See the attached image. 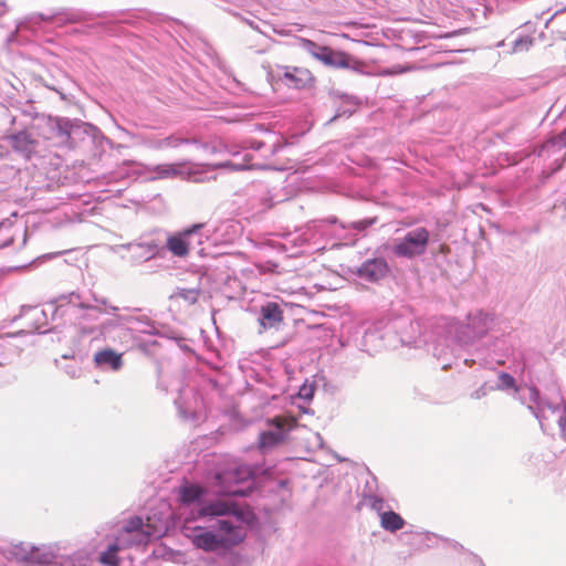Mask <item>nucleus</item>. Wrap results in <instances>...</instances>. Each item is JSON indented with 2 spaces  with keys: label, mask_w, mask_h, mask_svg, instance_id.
I'll return each instance as SVG.
<instances>
[{
  "label": "nucleus",
  "mask_w": 566,
  "mask_h": 566,
  "mask_svg": "<svg viewBox=\"0 0 566 566\" xmlns=\"http://www.w3.org/2000/svg\"><path fill=\"white\" fill-rule=\"evenodd\" d=\"M163 139V149L165 148H177L179 147L180 145L182 144H189L190 143V139L188 138H182V137H179V136H175V135H170V136H167L165 138H161Z\"/></svg>",
  "instance_id": "34"
},
{
  "label": "nucleus",
  "mask_w": 566,
  "mask_h": 566,
  "mask_svg": "<svg viewBox=\"0 0 566 566\" xmlns=\"http://www.w3.org/2000/svg\"><path fill=\"white\" fill-rule=\"evenodd\" d=\"M94 305H97L99 308H102V313H105V310L108 306H113L108 303V301L105 297H97L96 295H93Z\"/></svg>",
  "instance_id": "44"
},
{
  "label": "nucleus",
  "mask_w": 566,
  "mask_h": 566,
  "mask_svg": "<svg viewBox=\"0 0 566 566\" xmlns=\"http://www.w3.org/2000/svg\"><path fill=\"white\" fill-rule=\"evenodd\" d=\"M473 560H474V563H475L478 566H484V564L482 563V560H481L478 556H473Z\"/></svg>",
  "instance_id": "52"
},
{
  "label": "nucleus",
  "mask_w": 566,
  "mask_h": 566,
  "mask_svg": "<svg viewBox=\"0 0 566 566\" xmlns=\"http://www.w3.org/2000/svg\"><path fill=\"white\" fill-rule=\"evenodd\" d=\"M492 390H495V387L493 385L484 382L478 389H475L473 392H471V398L472 399H481V398L485 397Z\"/></svg>",
  "instance_id": "38"
},
{
  "label": "nucleus",
  "mask_w": 566,
  "mask_h": 566,
  "mask_svg": "<svg viewBox=\"0 0 566 566\" xmlns=\"http://www.w3.org/2000/svg\"><path fill=\"white\" fill-rule=\"evenodd\" d=\"M205 495L206 490L197 484L186 482L178 488V496L180 503L185 506L191 507L188 515H190L192 512L195 515H198V510L210 503L203 500Z\"/></svg>",
  "instance_id": "18"
},
{
  "label": "nucleus",
  "mask_w": 566,
  "mask_h": 566,
  "mask_svg": "<svg viewBox=\"0 0 566 566\" xmlns=\"http://www.w3.org/2000/svg\"><path fill=\"white\" fill-rule=\"evenodd\" d=\"M533 43H534V39L528 35L518 36L513 42L512 52L517 53V52L527 51L533 45Z\"/></svg>",
  "instance_id": "32"
},
{
  "label": "nucleus",
  "mask_w": 566,
  "mask_h": 566,
  "mask_svg": "<svg viewBox=\"0 0 566 566\" xmlns=\"http://www.w3.org/2000/svg\"><path fill=\"white\" fill-rule=\"evenodd\" d=\"M53 558H54V555L51 552L41 553V549H40L39 552L34 553V557L31 558L30 562L38 563L41 565H46V564L52 563Z\"/></svg>",
  "instance_id": "37"
},
{
  "label": "nucleus",
  "mask_w": 566,
  "mask_h": 566,
  "mask_svg": "<svg viewBox=\"0 0 566 566\" xmlns=\"http://www.w3.org/2000/svg\"><path fill=\"white\" fill-rule=\"evenodd\" d=\"M119 307L117 306H108L105 310V314L111 315V318H107L103 321L97 327L96 332H98V335L106 338H115L113 333L115 332H124L129 331L128 325L130 322H134L133 318H130L129 315H120L118 314Z\"/></svg>",
  "instance_id": "15"
},
{
  "label": "nucleus",
  "mask_w": 566,
  "mask_h": 566,
  "mask_svg": "<svg viewBox=\"0 0 566 566\" xmlns=\"http://www.w3.org/2000/svg\"><path fill=\"white\" fill-rule=\"evenodd\" d=\"M118 250L122 253V258L127 260L132 264H140L143 262L154 259L159 251V247L155 240L145 241L139 239L134 242L120 244Z\"/></svg>",
  "instance_id": "8"
},
{
  "label": "nucleus",
  "mask_w": 566,
  "mask_h": 566,
  "mask_svg": "<svg viewBox=\"0 0 566 566\" xmlns=\"http://www.w3.org/2000/svg\"><path fill=\"white\" fill-rule=\"evenodd\" d=\"M60 306L62 307V323L78 325L84 334H94L98 315L102 308L97 305L87 303L78 293L72 292L60 295Z\"/></svg>",
  "instance_id": "3"
},
{
  "label": "nucleus",
  "mask_w": 566,
  "mask_h": 566,
  "mask_svg": "<svg viewBox=\"0 0 566 566\" xmlns=\"http://www.w3.org/2000/svg\"><path fill=\"white\" fill-rule=\"evenodd\" d=\"M336 223L337 222V219L335 217H329L327 219H324V220H319V221H313V226L314 227H321L322 223Z\"/></svg>",
  "instance_id": "46"
},
{
  "label": "nucleus",
  "mask_w": 566,
  "mask_h": 566,
  "mask_svg": "<svg viewBox=\"0 0 566 566\" xmlns=\"http://www.w3.org/2000/svg\"><path fill=\"white\" fill-rule=\"evenodd\" d=\"M200 291L198 289H178L176 295L184 298L188 304H195L199 298Z\"/></svg>",
  "instance_id": "33"
},
{
  "label": "nucleus",
  "mask_w": 566,
  "mask_h": 566,
  "mask_svg": "<svg viewBox=\"0 0 566 566\" xmlns=\"http://www.w3.org/2000/svg\"><path fill=\"white\" fill-rule=\"evenodd\" d=\"M564 147H566V129L543 143L537 149V156L544 160L552 158L553 163L549 168L556 171L564 161V155L562 154Z\"/></svg>",
  "instance_id": "13"
},
{
  "label": "nucleus",
  "mask_w": 566,
  "mask_h": 566,
  "mask_svg": "<svg viewBox=\"0 0 566 566\" xmlns=\"http://www.w3.org/2000/svg\"><path fill=\"white\" fill-rule=\"evenodd\" d=\"M143 144L150 149H155V150L163 149V145H161L163 139L161 138L145 137L143 140Z\"/></svg>",
  "instance_id": "41"
},
{
  "label": "nucleus",
  "mask_w": 566,
  "mask_h": 566,
  "mask_svg": "<svg viewBox=\"0 0 566 566\" xmlns=\"http://www.w3.org/2000/svg\"><path fill=\"white\" fill-rule=\"evenodd\" d=\"M375 221H376L375 218H367V219H363V220L353 222L350 226L356 231L361 232V231L366 230L367 228H369L370 226H373L375 223Z\"/></svg>",
  "instance_id": "39"
},
{
  "label": "nucleus",
  "mask_w": 566,
  "mask_h": 566,
  "mask_svg": "<svg viewBox=\"0 0 566 566\" xmlns=\"http://www.w3.org/2000/svg\"><path fill=\"white\" fill-rule=\"evenodd\" d=\"M259 269L263 273H280V266L277 263L273 261H266L264 263H261L259 265Z\"/></svg>",
  "instance_id": "42"
},
{
  "label": "nucleus",
  "mask_w": 566,
  "mask_h": 566,
  "mask_svg": "<svg viewBox=\"0 0 566 566\" xmlns=\"http://www.w3.org/2000/svg\"><path fill=\"white\" fill-rule=\"evenodd\" d=\"M185 517L182 534L192 545L207 553L230 549L245 538L243 512L226 501H210Z\"/></svg>",
  "instance_id": "1"
},
{
  "label": "nucleus",
  "mask_w": 566,
  "mask_h": 566,
  "mask_svg": "<svg viewBox=\"0 0 566 566\" xmlns=\"http://www.w3.org/2000/svg\"><path fill=\"white\" fill-rule=\"evenodd\" d=\"M295 424L294 418L275 417L271 421V428L260 433V449L265 451L280 444Z\"/></svg>",
  "instance_id": "9"
},
{
  "label": "nucleus",
  "mask_w": 566,
  "mask_h": 566,
  "mask_svg": "<svg viewBox=\"0 0 566 566\" xmlns=\"http://www.w3.org/2000/svg\"><path fill=\"white\" fill-rule=\"evenodd\" d=\"M9 142L14 151L25 159H30L39 145L38 140L27 130H21L9 136Z\"/></svg>",
  "instance_id": "20"
},
{
  "label": "nucleus",
  "mask_w": 566,
  "mask_h": 566,
  "mask_svg": "<svg viewBox=\"0 0 566 566\" xmlns=\"http://www.w3.org/2000/svg\"><path fill=\"white\" fill-rule=\"evenodd\" d=\"M495 317L493 314L478 310L469 313L468 323L465 325V329L469 335L465 340V344L473 342L475 338L483 337L489 331L494 327Z\"/></svg>",
  "instance_id": "12"
},
{
  "label": "nucleus",
  "mask_w": 566,
  "mask_h": 566,
  "mask_svg": "<svg viewBox=\"0 0 566 566\" xmlns=\"http://www.w3.org/2000/svg\"><path fill=\"white\" fill-rule=\"evenodd\" d=\"M184 392L175 399V405L178 409L179 417L187 421H198L200 419L199 412L196 408L185 406L182 401Z\"/></svg>",
  "instance_id": "30"
},
{
  "label": "nucleus",
  "mask_w": 566,
  "mask_h": 566,
  "mask_svg": "<svg viewBox=\"0 0 566 566\" xmlns=\"http://www.w3.org/2000/svg\"><path fill=\"white\" fill-rule=\"evenodd\" d=\"M410 67H402L400 65H392L390 69H388L386 71L387 74H390V75H397V74H401L406 71H409Z\"/></svg>",
  "instance_id": "45"
},
{
  "label": "nucleus",
  "mask_w": 566,
  "mask_h": 566,
  "mask_svg": "<svg viewBox=\"0 0 566 566\" xmlns=\"http://www.w3.org/2000/svg\"><path fill=\"white\" fill-rule=\"evenodd\" d=\"M155 171L158 174L159 177L166 178L171 175H176V169L171 165H158L155 168Z\"/></svg>",
  "instance_id": "40"
},
{
  "label": "nucleus",
  "mask_w": 566,
  "mask_h": 566,
  "mask_svg": "<svg viewBox=\"0 0 566 566\" xmlns=\"http://www.w3.org/2000/svg\"><path fill=\"white\" fill-rule=\"evenodd\" d=\"M20 317L25 322L28 333L38 332L45 334L60 326V323L54 326H49L51 322L62 323V307L60 306V296L53 301L46 302L42 307L40 306H22Z\"/></svg>",
  "instance_id": "5"
},
{
  "label": "nucleus",
  "mask_w": 566,
  "mask_h": 566,
  "mask_svg": "<svg viewBox=\"0 0 566 566\" xmlns=\"http://www.w3.org/2000/svg\"><path fill=\"white\" fill-rule=\"evenodd\" d=\"M8 344V340L4 336L0 335V366H3L7 364V355L4 353L6 346Z\"/></svg>",
  "instance_id": "43"
},
{
  "label": "nucleus",
  "mask_w": 566,
  "mask_h": 566,
  "mask_svg": "<svg viewBox=\"0 0 566 566\" xmlns=\"http://www.w3.org/2000/svg\"><path fill=\"white\" fill-rule=\"evenodd\" d=\"M405 524V520L391 510L380 514V525L385 531L395 533L401 530Z\"/></svg>",
  "instance_id": "26"
},
{
  "label": "nucleus",
  "mask_w": 566,
  "mask_h": 566,
  "mask_svg": "<svg viewBox=\"0 0 566 566\" xmlns=\"http://www.w3.org/2000/svg\"><path fill=\"white\" fill-rule=\"evenodd\" d=\"M244 157H245V158H249V160H251V159L253 158V156H252V155H250V154H245V155H244Z\"/></svg>",
  "instance_id": "53"
},
{
  "label": "nucleus",
  "mask_w": 566,
  "mask_h": 566,
  "mask_svg": "<svg viewBox=\"0 0 566 566\" xmlns=\"http://www.w3.org/2000/svg\"><path fill=\"white\" fill-rule=\"evenodd\" d=\"M252 167L270 168L271 166H270V165H268V164H259V163H256V164H253V163H252V164L247 165V168H252ZM237 168H238V169H240V168H245V166L237 167Z\"/></svg>",
  "instance_id": "47"
},
{
  "label": "nucleus",
  "mask_w": 566,
  "mask_h": 566,
  "mask_svg": "<svg viewBox=\"0 0 566 566\" xmlns=\"http://www.w3.org/2000/svg\"><path fill=\"white\" fill-rule=\"evenodd\" d=\"M318 61L323 62L327 66L336 69H348L357 73L363 72L364 69L363 62L345 52L335 51L328 46L322 51V56H319Z\"/></svg>",
  "instance_id": "17"
},
{
  "label": "nucleus",
  "mask_w": 566,
  "mask_h": 566,
  "mask_svg": "<svg viewBox=\"0 0 566 566\" xmlns=\"http://www.w3.org/2000/svg\"><path fill=\"white\" fill-rule=\"evenodd\" d=\"M95 367L101 370L118 371L123 367V354L112 348H104L94 354Z\"/></svg>",
  "instance_id": "21"
},
{
  "label": "nucleus",
  "mask_w": 566,
  "mask_h": 566,
  "mask_svg": "<svg viewBox=\"0 0 566 566\" xmlns=\"http://www.w3.org/2000/svg\"><path fill=\"white\" fill-rule=\"evenodd\" d=\"M259 333L265 331H281L284 323L283 304L274 301H266L260 305L258 311Z\"/></svg>",
  "instance_id": "10"
},
{
  "label": "nucleus",
  "mask_w": 566,
  "mask_h": 566,
  "mask_svg": "<svg viewBox=\"0 0 566 566\" xmlns=\"http://www.w3.org/2000/svg\"><path fill=\"white\" fill-rule=\"evenodd\" d=\"M45 129L44 137L46 139H56V145L73 147L75 136L82 133L87 134L90 130H95L96 127L65 117L50 116L45 122Z\"/></svg>",
  "instance_id": "6"
},
{
  "label": "nucleus",
  "mask_w": 566,
  "mask_h": 566,
  "mask_svg": "<svg viewBox=\"0 0 566 566\" xmlns=\"http://www.w3.org/2000/svg\"><path fill=\"white\" fill-rule=\"evenodd\" d=\"M192 226H201L202 228L197 231L196 235H191L189 240L190 249L198 248L200 256H213L210 248L219 242L217 228L206 222L193 223Z\"/></svg>",
  "instance_id": "14"
},
{
  "label": "nucleus",
  "mask_w": 566,
  "mask_h": 566,
  "mask_svg": "<svg viewBox=\"0 0 566 566\" xmlns=\"http://www.w3.org/2000/svg\"><path fill=\"white\" fill-rule=\"evenodd\" d=\"M389 273V265L382 258L366 260L358 269L356 274L364 281L376 283L386 277Z\"/></svg>",
  "instance_id": "19"
},
{
  "label": "nucleus",
  "mask_w": 566,
  "mask_h": 566,
  "mask_svg": "<svg viewBox=\"0 0 566 566\" xmlns=\"http://www.w3.org/2000/svg\"><path fill=\"white\" fill-rule=\"evenodd\" d=\"M130 318L134 319V322H130L129 325H128V329L129 331H137L139 333H144V334H149V335H157L158 334V329H157V326L155 324V322L150 321L148 317L146 316H140V317H136V316H130Z\"/></svg>",
  "instance_id": "28"
},
{
  "label": "nucleus",
  "mask_w": 566,
  "mask_h": 566,
  "mask_svg": "<svg viewBox=\"0 0 566 566\" xmlns=\"http://www.w3.org/2000/svg\"><path fill=\"white\" fill-rule=\"evenodd\" d=\"M255 473V469L248 464L232 462L217 471L214 480L224 495L247 496L252 490Z\"/></svg>",
  "instance_id": "4"
},
{
  "label": "nucleus",
  "mask_w": 566,
  "mask_h": 566,
  "mask_svg": "<svg viewBox=\"0 0 566 566\" xmlns=\"http://www.w3.org/2000/svg\"><path fill=\"white\" fill-rule=\"evenodd\" d=\"M364 496L367 500V502L370 505V507L374 511H376L379 515L385 512L384 511V507H385L384 499L381 496L373 493V488H371V484L369 482L366 483V488H365V491H364Z\"/></svg>",
  "instance_id": "31"
},
{
  "label": "nucleus",
  "mask_w": 566,
  "mask_h": 566,
  "mask_svg": "<svg viewBox=\"0 0 566 566\" xmlns=\"http://www.w3.org/2000/svg\"><path fill=\"white\" fill-rule=\"evenodd\" d=\"M521 403L526 406L532 415L538 420L542 430L545 432L551 420H555L566 440V406L557 391L551 398L543 397L539 391L523 387L517 390Z\"/></svg>",
  "instance_id": "2"
},
{
  "label": "nucleus",
  "mask_w": 566,
  "mask_h": 566,
  "mask_svg": "<svg viewBox=\"0 0 566 566\" xmlns=\"http://www.w3.org/2000/svg\"><path fill=\"white\" fill-rule=\"evenodd\" d=\"M62 368L73 379L81 377L82 368L76 361H69Z\"/></svg>",
  "instance_id": "35"
},
{
  "label": "nucleus",
  "mask_w": 566,
  "mask_h": 566,
  "mask_svg": "<svg viewBox=\"0 0 566 566\" xmlns=\"http://www.w3.org/2000/svg\"><path fill=\"white\" fill-rule=\"evenodd\" d=\"M201 226H189L181 231L168 235L166 241L167 250L176 258L184 259L190 251V238L196 235Z\"/></svg>",
  "instance_id": "16"
},
{
  "label": "nucleus",
  "mask_w": 566,
  "mask_h": 566,
  "mask_svg": "<svg viewBox=\"0 0 566 566\" xmlns=\"http://www.w3.org/2000/svg\"><path fill=\"white\" fill-rule=\"evenodd\" d=\"M40 18L43 21H52L53 23H55L57 25H62V24H65V23H76V22H78L81 20V18H82V13L77 12V11H74V10H71V9H63V10L56 11V12H54L52 14L41 13Z\"/></svg>",
  "instance_id": "24"
},
{
  "label": "nucleus",
  "mask_w": 566,
  "mask_h": 566,
  "mask_svg": "<svg viewBox=\"0 0 566 566\" xmlns=\"http://www.w3.org/2000/svg\"><path fill=\"white\" fill-rule=\"evenodd\" d=\"M430 233L424 227L408 231L394 245V254L399 258L413 259L426 253Z\"/></svg>",
  "instance_id": "7"
},
{
  "label": "nucleus",
  "mask_w": 566,
  "mask_h": 566,
  "mask_svg": "<svg viewBox=\"0 0 566 566\" xmlns=\"http://www.w3.org/2000/svg\"><path fill=\"white\" fill-rule=\"evenodd\" d=\"M69 252V250H65V251H59V252H55V253H49V254H44L42 255V259H53V258H56L59 255H62L64 253Z\"/></svg>",
  "instance_id": "48"
},
{
  "label": "nucleus",
  "mask_w": 566,
  "mask_h": 566,
  "mask_svg": "<svg viewBox=\"0 0 566 566\" xmlns=\"http://www.w3.org/2000/svg\"><path fill=\"white\" fill-rule=\"evenodd\" d=\"M494 387H495V389H499V390L514 389V398L516 400H518L520 402H521V400L517 397L518 389H521L523 387H527V388H532V389H535L538 391V389L534 386H527V385L516 386L515 378L512 375L504 373V371L500 373L499 381Z\"/></svg>",
  "instance_id": "29"
},
{
  "label": "nucleus",
  "mask_w": 566,
  "mask_h": 566,
  "mask_svg": "<svg viewBox=\"0 0 566 566\" xmlns=\"http://www.w3.org/2000/svg\"><path fill=\"white\" fill-rule=\"evenodd\" d=\"M301 396L304 398H311L312 397V389L303 388L301 390Z\"/></svg>",
  "instance_id": "50"
},
{
  "label": "nucleus",
  "mask_w": 566,
  "mask_h": 566,
  "mask_svg": "<svg viewBox=\"0 0 566 566\" xmlns=\"http://www.w3.org/2000/svg\"><path fill=\"white\" fill-rule=\"evenodd\" d=\"M8 10L6 0H0V15L4 14Z\"/></svg>",
  "instance_id": "49"
},
{
  "label": "nucleus",
  "mask_w": 566,
  "mask_h": 566,
  "mask_svg": "<svg viewBox=\"0 0 566 566\" xmlns=\"http://www.w3.org/2000/svg\"><path fill=\"white\" fill-rule=\"evenodd\" d=\"M39 551L40 548L32 544L20 542L11 546L10 554L17 560L29 562L34 557V553Z\"/></svg>",
  "instance_id": "27"
},
{
  "label": "nucleus",
  "mask_w": 566,
  "mask_h": 566,
  "mask_svg": "<svg viewBox=\"0 0 566 566\" xmlns=\"http://www.w3.org/2000/svg\"><path fill=\"white\" fill-rule=\"evenodd\" d=\"M244 148L252 149L260 153V156L264 159H269L277 154L284 146L276 139L275 142L268 143L256 139H248L243 142Z\"/></svg>",
  "instance_id": "23"
},
{
  "label": "nucleus",
  "mask_w": 566,
  "mask_h": 566,
  "mask_svg": "<svg viewBox=\"0 0 566 566\" xmlns=\"http://www.w3.org/2000/svg\"><path fill=\"white\" fill-rule=\"evenodd\" d=\"M208 385L211 387V388H217L218 387V382L213 379H208Z\"/></svg>",
  "instance_id": "51"
},
{
  "label": "nucleus",
  "mask_w": 566,
  "mask_h": 566,
  "mask_svg": "<svg viewBox=\"0 0 566 566\" xmlns=\"http://www.w3.org/2000/svg\"><path fill=\"white\" fill-rule=\"evenodd\" d=\"M273 80H276L289 88L301 90L312 80L308 70L296 66L281 65L271 72Z\"/></svg>",
  "instance_id": "11"
},
{
  "label": "nucleus",
  "mask_w": 566,
  "mask_h": 566,
  "mask_svg": "<svg viewBox=\"0 0 566 566\" xmlns=\"http://www.w3.org/2000/svg\"><path fill=\"white\" fill-rule=\"evenodd\" d=\"M304 48L317 60L322 56V51L326 49L325 45H319L311 40L304 42Z\"/></svg>",
  "instance_id": "36"
},
{
  "label": "nucleus",
  "mask_w": 566,
  "mask_h": 566,
  "mask_svg": "<svg viewBox=\"0 0 566 566\" xmlns=\"http://www.w3.org/2000/svg\"><path fill=\"white\" fill-rule=\"evenodd\" d=\"M135 543L126 541V538H122L118 536L114 543L109 544L107 549L102 552L99 555L101 564L105 566H118L119 559L117 557V553L128 546H133Z\"/></svg>",
  "instance_id": "22"
},
{
  "label": "nucleus",
  "mask_w": 566,
  "mask_h": 566,
  "mask_svg": "<svg viewBox=\"0 0 566 566\" xmlns=\"http://www.w3.org/2000/svg\"><path fill=\"white\" fill-rule=\"evenodd\" d=\"M144 523L142 517L134 516L130 517L122 527V538H125V535H130L134 537V539H128L129 542H134V545H139L142 543V539H136V537H145L144 534H140L139 531L142 530Z\"/></svg>",
  "instance_id": "25"
}]
</instances>
